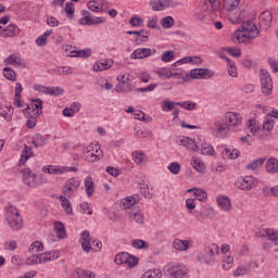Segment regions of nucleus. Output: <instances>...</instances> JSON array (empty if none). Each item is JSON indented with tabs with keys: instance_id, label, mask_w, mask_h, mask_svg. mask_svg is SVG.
<instances>
[{
	"instance_id": "f257e3e1",
	"label": "nucleus",
	"mask_w": 278,
	"mask_h": 278,
	"mask_svg": "<svg viewBox=\"0 0 278 278\" xmlns=\"http://www.w3.org/2000/svg\"><path fill=\"white\" fill-rule=\"evenodd\" d=\"M258 36L260 30H257V26L252 21L243 22L235 33V38H237L238 42H244L242 38L253 40V38H257Z\"/></svg>"
},
{
	"instance_id": "f03ea898",
	"label": "nucleus",
	"mask_w": 278,
	"mask_h": 278,
	"mask_svg": "<svg viewBox=\"0 0 278 278\" xmlns=\"http://www.w3.org/2000/svg\"><path fill=\"white\" fill-rule=\"evenodd\" d=\"M5 220L11 227L12 231H18L23 229V217L16 206H9L5 213Z\"/></svg>"
},
{
	"instance_id": "7ed1b4c3",
	"label": "nucleus",
	"mask_w": 278,
	"mask_h": 278,
	"mask_svg": "<svg viewBox=\"0 0 278 278\" xmlns=\"http://www.w3.org/2000/svg\"><path fill=\"white\" fill-rule=\"evenodd\" d=\"M220 253L218 244L208 243L204 247V252L198 257L203 264H214L215 257Z\"/></svg>"
},
{
	"instance_id": "20e7f679",
	"label": "nucleus",
	"mask_w": 278,
	"mask_h": 278,
	"mask_svg": "<svg viewBox=\"0 0 278 278\" xmlns=\"http://www.w3.org/2000/svg\"><path fill=\"white\" fill-rule=\"evenodd\" d=\"M81 186V180L79 178H70L65 181L64 186L62 187V194L67 197V199H72L73 194L77 192V189Z\"/></svg>"
},
{
	"instance_id": "39448f33",
	"label": "nucleus",
	"mask_w": 278,
	"mask_h": 278,
	"mask_svg": "<svg viewBox=\"0 0 278 278\" xmlns=\"http://www.w3.org/2000/svg\"><path fill=\"white\" fill-rule=\"evenodd\" d=\"M260 79H261V89L263 94L269 96L273 94V78L270 74L266 70L260 71Z\"/></svg>"
},
{
	"instance_id": "423d86ee",
	"label": "nucleus",
	"mask_w": 278,
	"mask_h": 278,
	"mask_svg": "<svg viewBox=\"0 0 278 278\" xmlns=\"http://www.w3.org/2000/svg\"><path fill=\"white\" fill-rule=\"evenodd\" d=\"M103 157V151H101V147L99 146H89L85 152L86 162H90L93 164L94 162H99Z\"/></svg>"
},
{
	"instance_id": "0eeeda50",
	"label": "nucleus",
	"mask_w": 278,
	"mask_h": 278,
	"mask_svg": "<svg viewBox=\"0 0 278 278\" xmlns=\"http://www.w3.org/2000/svg\"><path fill=\"white\" fill-rule=\"evenodd\" d=\"M23 182L25 186H28V188H36V186H40V184H42V181L38 179V175L33 173L29 167L23 170Z\"/></svg>"
},
{
	"instance_id": "6e6552de",
	"label": "nucleus",
	"mask_w": 278,
	"mask_h": 278,
	"mask_svg": "<svg viewBox=\"0 0 278 278\" xmlns=\"http://www.w3.org/2000/svg\"><path fill=\"white\" fill-rule=\"evenodd\" d=\"M164 271L168 273L174 278H188V269L186 267H177L169 263L164 267Z\"/></svg>"
},
{
	"instance_id": "1a4fd4ad",
	"label": "nucleus",
	"mask_w": 278,
	"mask_h": 278,
	"mask_svg": "<svg viewBox=\"0 0 278 278\" xmlns=\"http://www.w3.org/2000/svg\"><path fill=\"white\" fill-rule=\"evenodd\" d=\"M237 184L240 190H253V188H257V179L253 176L240 177Z\"/></svg>"
},
{
	"instance_id": "9d476101",
	"label": "nucleus",
	"mask_w": 278,
	"mask_h": 278,
	"mask_svg": "<svg viewBox=\"0 0 278 278\" xmlns=\"http://www.w3.org/2000/svg\"><path fill=\"white\" fill-rule=\"evenodd\" d=\"M79 25H102L105 23V17H92L90 12L84 11L83 17L78 20Z\"/></svg>"
},
{
	"instance_id": "9b49d317",
	"label": "nucleus",
	"mask_w": 278,
	"mask_h": 278,
	"mask_svg": "<svg viewBox=\"0 0 278 278\" xmlns=\"http://www.w3.org/2000/svg\"><path fill=\"white\" fill-rule=\"evenodd\" d=\"M191 79H212L214 72L208 68H194L189 73Z\"/></svg>"
},
{
	"instance_id": "f8f14e48",
	"label": "nucleus",
	"mask_w": 278,
	"mask_h": 278,
	"mask_svg": "<svg viewBox=\"0 0 278 278\" xmlns=\"http://www.w3.org/2000/svg\"><path fill=\"white\" fill-rule=\"evenodd\" d=\"M25 114H33L34 116H40L42 114V100L35 99L24 110Z\"/></svg>"
},
{
	"instance_id": "ddd939ff",
	"label": "nucleus",
	"mask_w": 278,
	"mask_h": 278,
	"mask_svg": "<svg viewBox=\"0 0 278 278\" xmlns=\"http://www.w3.org/2000/svg\"><path fill=\"white\" fill-rule=\"evenodd\" d=\"M225 121L228 127H240L242 125V115L236 112H226Z\"/></svg>"
},
{
	"instance_id": "4468645a",
	"label": "nucleus",
	"mask_w": 278,
	"mask_h": 278,
	"mask_svg": "<svg viewBox=\"0 0 278 278\" xmlns=\"http://www.w3.org/2000/svg\"><path fill=\"white\" fill-rule=\"evenodd\" d=\"M149 5L154 12H162V10L173 5V0H152Z\"/></svg>"
},
{
	"instance_id": "2eb2a0df",
	"label": "nucleus",
	"mask_w": 278,
	"mask_h": 278,
	"mask_svg": "<svg viewBox=\"0 0 278 278\" xmlns=\"http://www.w3.org/2000/svg\"><path fill=\"white\" fill-rule=\"evenodd\" d=\"M260 27L263 29L270 28V25L273 23V13L270 11H264L261 13L260 17Z\"/></svg>"
},
{
	"instance_id": "dca6fc26",
	"label": "nucleus",
	"mask_w": 278,
	"mask_h": 278,
	"mask_svg": "<svg viewBox=\"0 0 278 278\" xmlns=\"http://www.w3.org/2000/svg\"><path fill=\"white\" fill-rule=\"evenodd\" d=\"M114 64L112 59H101L93 64V71L99 73L101 71H110V67Z\"/></svg>"
},
{
	"instance_id": "f3484780",
	"label": "nucleus",
	"mask_w": 278,
	"mask_h": 278,
	"mask_svg": "<svg viewBox=\"0 0 278 278\" xmlns=\"http://www.w3.org/2000/svg\"><path fill=\"white\" fill-rule=\"evenodd\" d=\"M203 12H219L220 11V0H204L202 3Z\"/></svg>"
},
{
	"instance_id": "a211bd4d",
	"label": "nucleus",
	"mask_w": 278,
	"mask_h": 278,
	"mask_svg": "<svg viewBox=\"0 0 278 278\" xmlns=\"http://www.w3.org/2000/svg\"><path fill=\"white\" fill-rule=\"evenodd\" d=\"M180 144L192 153H197V151H199V146L197 144V141H194V139L190 137H182L180 139Z\"/></svg>"
},
{
	"instance_id": "6ab92c4d",
	"label": "nucleus",
	"mask_w": 278,
	"mask_h": 278,
	"mask_svg": "<svg viewBox=\"0 0 278 278\" xmlns=\"http://www.w3.org/2000/svg\"><path fill=\"white\" fill-rule=\"evenodd\" d=\"M151 53V48H138L130 54V59L144 60V58H150Z\"/></svg>"
},
{
	"instance_id": "aec40b11",
	"label": "nucleus",
	"mask_w": 278,
	"mask_h": 278,
	"mask_svg": "<svg viewBox=\"0 0 278 278\" xmlns=\"http://www.w3.org/2000/svg\"><path fill=\"white\" fill-rule=\"evenodd\" d=\"M60 257V251H50L39 254L40 264H47V262H53Z\"/></svg>"
},
{
	"instance_id": "412c9836",
	"label": "nucleus",
	"mask_w": 278,
	"mask_h": 278,
	"mask_svg": "<svg viewBox=\"0 0 278 278\" xmlns=\"http://www.w3.org/2000/svg\"><path fill=\"white\" fill-rule=\"evenodd\" d=\"M258 238H267V240H271V242H278V231L270 229H262L257 232Z\"/></svg>"
},
{
	"instance_id": "4be33fe9",
	"label": "nucleus",
	"mask_w": 278,
	"mask_h": 278,
	"mask_svg": "<svg viewBox=\"0 0 278 278\" xmlns=\"http://www.w3.org/2000/svg\"><path fill=\"white\" fill-rule=\"evenodd\" d=\"M80 238L83 251H85V253H90V251H92V245L90 244V232L88 230H84Z\"/></svg>"
},
{
	"instance_id": "5701e85b",
	"label": "nucleus",
	"mask_w": 278,
	"mask_h": 278,
	"mask_svg": "<svg viewBox=\"0 0 278 278\" xmlns=\"http://www.w3.org/2000/svg\"><path fill=\"white\" fill-rule=\"evenodd\" d=\"M128 36L138 35L139 38L135 40L137 45H140V42H147L149 40V31L141 29V30H128L126 33Z\"/></svg>"
},
{
	"instance_id": "b1692460",
	"label": "nucleus",
	"mask_w": 278,
	"mask_h": 278,
	"mask_svg": "<svg viewBox=\"0 0 278 278\" xmlns=\"http://www.w3.org/2000/svg\"><path fill=\"white\" fill-rule=\"evenodd\" d=\"M138 197H134V195H130V197H126L124 200H122V207L123 210H127V212H130V210H136V208H132L134 205H138Z\"/></svg>"
},
{
	"instance_id": "393cba45",
	"label": "nucleus",
	"mask_w": 278,
	"mask_h": 278,
	"mask_svg": "<svg viewBox=\"0 0 278 278\" xmlns=\"http://www.w3.org/2000/svg\"><path fill=\"white\" fill-rule=\"evenodd\" d=\"M217 204L223 212H231V200L227 195L217 197Z\"/></svg>"
},
{
	"instance_id": "a878e982",
	"label": "nucleus",
	"mask_w": 278,
	"mask_h": 278,
	"mask_svg": "<svg viewBox=\"0 0 278 278\" xmlns=\"http://www.w3.org/2000/svg\"><path fill=\"white\" fill-rule=\"evenodd\" d=\"M18 34H21V28L16 24H10L4 27L3 38H15Z\"/></svg>"
},
{
	"instance_id": "bb28decb",
	"label": "nucleus",
	"mask_w": 278,
	"mask_h": 278,
	"mask_svg": "<svg viewBox=\"0 0 278 278\" xmlns=\"http://www.w3.org/2000/svg\"><path fill=\"white\" fill-rule=\"evenodd\" d=\"M130 220H135L138 225H142L144 223V216L140 213V208L126 211Z\"/></svg>"
},
{
	"instance_id": "cd10ccee",
	"label": "nucleus",
	"mask_w": 278,
	"mask_h": 278,
	"mask_svg": "<svg viewBox=\"0 0 278 278\" xmlns=\"http://www.w3.org/2000/svg\"><path fill=\"white\" fill-rule=\"evenodd\" d=\"M173 247L176 251H188L190 249V241L189 240H181V239H175L173 242Z\"/></svg>"
},
{
	"instance_id": "c85d7f7f",
	"label": "nucleus",
	"mask_w": 278,
	"mask_h": 278,
	"mask_svg": "<svg viewBox=\"0 0 278 278\" xmlns=\"http://www.w3.org/2000/svg\"><path fill=\"white\" fill-rule=\"evenodd\" d=\"M84 186L87 197H92V194H94V180H92V176H87L85 178Z\"/></svg>"
},
{
	"instance_id": "c756f323",
	"label": "nucleus",
	"mask_w": 278,
	"mask_h": 278,
	"mask_svg": "<svg viewBox=\"0 0 278 278\" xmlns=\"http://www.w3.org/2000/svg\"><path fill=\"white\" fill-rule=\"evenodd\" d=\"M31 155H34L31 148H29L27 144H25V147L22 151V154H21V159L18 161L20 166H25V164H27V160H29V157H31Z\"/></svg>"
},
{
	"instance_id": "7c9ffc66",
	"label": "nucleus",
	"mask_w": 278,
	"mask_h": 278,
	"mask_svg": "<svg viewBox=\"0 0 278 278\" xmlns=\"http://www.w3.org/2000/svg\"><path fill=\"white\" fill-rule=\"evenodd\" d=\"M59 199L61 201V206L65 211V214H67V216H73V206L71 205V201H68V197L63 194L60 195Z\"/></svg>"
},
{
	"instance_id": "2f4dec72",
	"label": "nucleus",
	"mask_w": 278,
	"mask_h": 278,
	"mask_svg": "<svg viewBox=\"0 0 278 278\" xmlns=\"http://www.w3.org/2000/svg\"><path fill=\"white\" fill-rule=\"evenodd\" d=\"M21 92H23V85L21 83L15 84V96H14V105L15 108H23V100L21 99Z\"/></svg>"
},
{
	"instance_id": "473e14b6",
	"label": "nucleus",
	"mask_w": 278,
	"mask_h": 278,
	"mask_svg": "<svg viewBox=\"0 0 278 278\" xmlns=\"http://www.w3.org/2000/svg\"><path fill=\"white\" fill-rule=\"evenodd\" d=\"M222 157L224 160H237V157H240V150L238 149H225L223 152H222Z\"/></svg>"
},
{
	"instance_id": "72a5a7b5",
	"label": "nucleus",
	"mask_w": 278,
	"mask_h": 278,
	"mask_svg": "<svg viewBox=\"0 0 278 278\" xmlns=\"http://www.w3.org/2000/svg\"><path fill=\"white\" fill-rule=\"evenodd\" d=\"M227 62L229 77H238V70L236 68V62L231 61L228 56H222Z\"/></svg>"
},
{
	"instance_id": "f704fd0d",
	"label": "nucleus",
	"mask_w": 278,
	"mask_h": 278,
	"mask_svg": "<svg viewBox=\"0 0 278 278\" xmlns=\"http://www.w3.org/2000/svg\"><path fill=\"white\" fill-rule=\"evenodd\" d=\"M115 90L116 92H131V83L129 81V78L118 83L115 87Z\"/></svg>"
},
{
	"instance_id": "c9c22d12",
	"label": "nucleus",
	"mask_w": 278,
	"mask_h": 278,
	"mask_svg": "<svg viewBox=\"0 0 278 278\" xmlns=\"http://www.w3.org/2000/svg\"><path fill=\"white\" fill-rule=\"evenodd\" d=\"M90 49L77 50V47L73 48V52L68 54L70 58H90Z\"/></svg>"
},
{
	"instance_id": "e433bc0d",
	"label": "nucleus",
	"mask_w": 278,
	"mask_h": 278,
	"mask_svg": "<svg viewBox=\"0 0 278 278\" xmlns=\"http://www.w3.org/2000/svg\"><path fill=\"white\" fill-rule=\"evenodd\" d=\"M7 64H10L11 66H25V61L21 59V56L16 55H9L5 60Z\"/></svg>"
},
{
	"instance_id": "4c0bfd02",
	"label": "nucleus",
	"mask_w": 278,
	"mask_h": 278,
	"mask_svg": "<svg viewBox=\"0 0 278 278\" xmlns=\"http://www.w3.org/2000/svg\"><path fill=\"white\" fill-rule=\"evenodd\" d=\"M87 5L91 12H103V5H108V2L103 0L100 4H98L97 1L91 0Z\"/></svg>"
},
{
	"instance_id": "58836bf2",
	"label": "nucleus",
	"mask_w": 278,
	"mask_h": 278,
	"mask_svg": "<svg viewBox=\"0 0 278 278\" xmlns=\"http://www.w3.org/2000/svg\"><path fill=\"white\" fill-rule=\"evenodd\" d=\"M53 34V29L46 30L41 36L36 39L37 47H47V38Z\"/></svg>"
},
{
	"instance_id": "ea45409f",
	"label": "nucleus",
	"mask_w": 278,
	"mask_h": 278,
	"mask_svg": "<svg viewBox=\"0 0 278 278\" xmlns=\"http://www.w3.org/2000/svg\"><path fill=\"white\" fill-rule=\"evenodd\" d=\"M264 162H266L265 157L256 159L252 162H250L247 165L248 170H257V168H261V166H264Z\"/></svg>"
},
{
	"instance_id": "a19ab883",
	"label": "nucleus",
	"mask_w": 278,
	"mask_h": 278,
	"mask_svg": "<svg viewBox=\"0 0 278 278\" xmlns=\"http://www.w3.org/2000/svg\"><path fill=\"white\" fill-rule=\"evenodd\" d=\"M215 128L214 130L216 134H227L229 131V125L226 123H223L220 121L215 122L214 124Z\"/></svg>"
},
{
	"instance_id": "79ce46f5",
	"label": "nucleus",
	"mask_w": 278,
	"mask_h": 278,
	"mask_svg": "<svg viewBox=\"0 0 278 278\" xmlns=\"http://www.w3.org/2000/svg\"><path fill=\"white\" fill-rule=\"evenodd\" d=\"M48 142L47 137L40 135V134H36L33 137V141L31 143L34 144V147L38 148V147H45V144Z\"/></svg>"
},
{
	"instance_id": "37998d69",
	"label": "nucleus",
	"mask_w": 278,
	"mask_h": 278,
	"mask_svg": "<svg viewBox=\"0 0 278 278\" xmlns=\"http://www.w3.org/2000/svg\"><path fill=\"white\" fill-rule=\"evenodd\" d=\"M202 155H216V152L214 151V147L212 144L203 141L201 143V149H200Z\"/></svg>"
},
{
	"instance_id": "c03bdc74",
	"label": "nucleus",
	"mask_w": 278,
	"mask_h": 278,
	"mask_svg": "<svg viewBox=\"0 0 278 278\" xmlns=\"http://www.w3.org/2000/svg\"><path fill=\"white\" fill-rule=\"evenodd\" d=\"M191 164L198 173H205V164H203L199 157L193 156L191 159Z\"/></svg>"
},
{
	"instance_id": "a18cd8bd",
	"label": "nucleus",
	"mask_w": 278,
	"mask_h": 278,
	"mask_svg": "<svg viewBox=\"0 0 278 278\" xmlns=\"http://www.w3.org/2000/svg\"><path fill=\"white\" fill-rule=\"evenodd\" d=\"M42 173H48V175H63L62 167L53 165L43 166Z\"/></svg>"
},
{
	"instance_id": "49530a36",
	"label": "nucleus",
	"mask_w": 278,
	"mask_h": 278,
	"mask_svg": "<svg viewBox=\"0 0 278 278\" xmlns=\"http://www.w3.org/2000/svg\"><path fill=\"white\" fill-rule=\"evenodd\" d=\"M238 5H240V0H224V9H226L227 12H233Z\"/></svg>"
},
{
	"instance_id": "de8ad7c7",
	"label": "nucleus",
	"mask_w": 278,
	"mask_h": 278,
	"mask_svg": "<svg viewBox=\"0 0 278 278\" xmlns=\"http://www.w3.org/2000/svg\"><path fill=\"white\" fill-rule=\"evenodd\" d=\"M266 170L267 173H277V159L275 157H269L266 162Z\"/></svg>"
},
{
	"instance_id": "09e8293b",
	"label": "nucleus",
	"mask_w": 278,
	"mask_h": 278,
	"mask_svg": "<svg viewBox=\"0 0 278 278\" xmlns=\"http://www.w3.org/2000/svg\"><path fill=\"white\" fill-rule=\"evenodd\" d=\"M146 157L147 156L142 152H138V151L132 152V160L135 164H138L139 166H142V164L147 162Z\"/></svg>"
},
{
	"instance_id": "8fccbe9b",
	"label": "nucleus",
	"mask_w": 278,
	"mask_h": 278,
	"mask_svg": "<svg viewBox=\"0 0 278 278\" xmlns=\"http://www.w3.org/2000/svg\"><path fill=\"white\" fill-rule=\"evenodd\" d=\"M128 257H129V253L122 252V253L116 254L114 262L117 266H121L123 264H127Z\"/></svg>"
},
{
	"instance_id": "3c124183",
	"label": "nucleus",
	"mask_w": 278,
	"mask_h": 278,
	"mask_svg": "<svg viewBox=\"0 0 278 278\" xmlns=\"http://www.w3.org/2000/svg\"><path fill=\"white\" fill-rule=\"evenodd\" d=\"M179 108H182V110H187L188 112H192V110H197V104L194 101H184L176 103Z\"/></svg>"
},
{
	"instance_id": "603ef678",
	"label": "nucleus",
	"mask_w": 278,
	"mask_h": 278,
	"mask_svg": "<svg viewBox=\"0 0 278 278\" xmlns=\"http://www.w3.org/2000/svg\"><path fill=\"white\" fill-rule=\"evenodd\" d=\"M214 216V208L210 206H203L200 211V217H202L204 220L207 218H212Z\"/></svg>"
},
{
	"instance_id": "864d4df0",
	"label": "nucleus",
	"mask_w": 278,
	"mask_h": 278,
	"mask_svg": "<svg viewBox=\"0 0 278 278\" xmlns=\"http://www.w3.org/2000/svg\"><path fill=\"white\" fill-rule=\"evenodd\" d=\"M3 75L9 81H16V72H14L12 67H4Z\"/></svg>"
},
{
	"instance_id": "5fc2aeb1",
	"label": "nucleus",
	"mask_w": 278,
	"mask_h": 278,
	"mask_svg": "<svg viewBox=\"0 0 278 278\" xmlns=\"http://www.w3.org/2000/svg\"><path fill=\"white\" fill-rule=\"evenodd\" d=\"M54 229L59 238H64V236H66V228L64 227V224H62L61 222L54 223Z\"/></svg>"
},
{
	"instance_id": "6e6d98bb",
	"label": "nucleus",
	"mask_w": 278,
	"mask_h": 278,
	"mask_svg": "<svg viewBox=\"0 0 278 278\" xmlns=\"http://www.w3.org/2000/svg\"><path fill=\"white\" fill-rule=\"evenodd\" d=\"M78 212L80 214H88V216H92V207H90V204L88 202H83L78 206Z\"/></svg>"
},
{
	"instance_id": "4d7b16f0",
	"label": "nucleus",
	"mask_w": 278,
	"mask_h": 278,
	"mask_svg": "<svg viewBox=\"0 0 278 278\" xmlns=\"http://www.w3.org/2000/svg\"><path fill=\"white\" fill-rule=\"evenodd\" d=\"M161 25L164 29H170V27L175 25V20L173 18V16H165L161 18Z\"/></svg>"
},
{
	"instance_id": "13d9d810",
	"label": "nucleus",
	"mask_w": 278,
	"mask_h": 278,
	"mask_svg": "<svg viewBox=\"0 0 278 278\" xmlns=\"http://www.w3.org/2000/svg\"><path fill=\"white\" fill-rule=\"evenodd\" d=\"M131 247L134 249H149V242L141 239H134L131 241Z\"/></svg>"
},
{
	"instance_id": "bf43d9fd",
	"label": "nucleus",
	"mask_w": 278,
	"mask_h": 278,
	"mask_svg": "<svg viewBox=\"0 0 278 278\" xmlns=\"http://www.w3.org/2000/svg\"><path fill=\"white\" fill-rule=\"evenodd\" d=\"M155 73L159 75V77H165L166 79H170V77H173V72H170V68L167 67H161L156 70Z\"/></svg>"
},
{
	"instance_id": "052dcab7",
	"label": "nucleus",
	"mask_w": 278,
	"mask_h": 278,
	"mask_svg": "<svg viewBox=\"0 0 278 278\" xmlns=\"http://www.w3.org/2000/svg\"><path fill=\"white\" fill-rule=\"evenodd\" d=\"M129 24L131 25V27H144V20H142V17L138 15H134L129 20Z\"/></svg>"
},
{
	"instance_id": "680f3d73",
	"label": "nucleus",
	"mask_w": 278,
	"mask_h": 278,
	"mask_svg": "<svg viewBox=\"0 0 278 278\" xmlns=\"http://www.w3.org/2000/svg\"><path fill=\"white\" fill-rule=\"evenodd\" d=\"M141 278H162V270L161 269H153L146 271Z\"/></svg>"
},
{
	"instance_id": "e2e57ef3",
	"label": "nucleus",
	"mask_w": 278,
	"mask_h": 278,
	"mask_svg": "<svg viewBox=\"0 0 278 278\" xmlns=\"http://www.w3.org/2000/svg\"><path fill=\"white\" fill-rule=\"evenodd\" d=\"M45 249V245L40 241H35L30 244L28 252L30 253H40Z\"/></svg>"
},
{
	"instance_id": "0e129e2a",
	"label": "nucleus",
	"mask_w": 278,
	"mask_h": 278,
	"mask_svg": "<svg viewBox=\"0 0 278 278\" xmlns=\"http://www.w3.org/2000/svg\"><path fill=\"white\" fill-rule=\"evenodd\" d=\"M48 94H51V97H60L64 94V89L62 87H48Z\"/></svg>"
},
{
	"instance_id": "69168bd1",
	"label": "nucleus",
	"mask_w": 278,
	"mask_h": 278,
	"mask_svg": "<svg viewBox=\"0 0 278 278\" xmlns=\"http://www.w3.org/2000/svg\"><path fill=\"white\" fill-rule=\"evenodd\" d=\"M64 10L67 18H73V16H75V4L73 2H67Z\"/></svg>"
},
{
	"instance_id": "338daca9",
	"label": "nucleus",
	"mask_w": 278,
	"mask_h": 278,
	"mask_svg": "<svg viewBox=\"0 0 278 278\" xmlns=\"http://www.w3.org/2000/svg\"><path fill=\"white\" fill-rule=\"evenodd\" d=\"M194 197L198 201H205L207 199V192L203 189L194 188Z\"/></svg>"
},
{
	"instance_id": "774afa93",
	"label": "nucleus",
	"mask_w": 278,
	"mask_h": 278,
	"mask_svg": "<svg viewBox=\"0 0 278 278\" xmlns=\"http://www.w3.org/2000/svg\"><path fill=\"white\" fill-rule=\"evenodd\" d=\"M173 58H175V51L173 50L165 51L161 55L162 62H172Z\"/></svg>"
}]
</instances>
